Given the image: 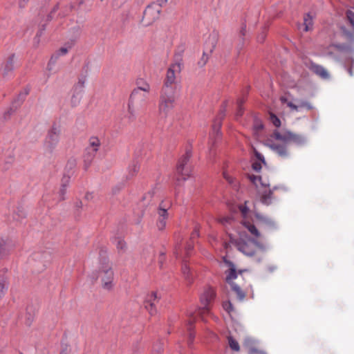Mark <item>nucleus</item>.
<instances>
[{"mask_svg":"<svg viewBox=\"0 0 354 354\" xmlns=\"http://www.w3.org/2000/svg\"><path fill=\"white\" fill-rule=\"evenodd\" d=\"M350 64H351V66L349 67V68L348 69V72L349 73V75L351 76H353V66L354 65V59H351L350 61H349Z\"/></svg>","mask_w":354,"mask_h":354,"instance_id":"a19ab883","label":"nucleus"},{"mask_svg":"<svg viewBox=\"0 0 354 354\" xmlns=\"http://www.w3.org/2000/svg\"><path fill=\"white\" fill-rule=\"evenodd\" d=\"M257 128L259 129H261L263 128V125L262 124H259V125L257 126Z\"/></svg>","mask_w":354,"mask_h":354,"instance_id":"4d7b16f0","label":"nucleus"},{"mask_svg":"<svg viewBox=\"0 0 354 354\" xmlns=\"http://www.w3.org/2000/svg\"><path fill=\"white\" fill-rule=\"evenodd\" d=\"M287 105L293 110L299 111V106L292 103V102H288Z\"/></svg>","mask_w":354,"mask_h":354,"instance_id":"ea45409f","label":"nucleus"},{"mask_svg":"<svg viewBox=\"0 0 354 354\" xmlns=\"http://www.w3.org/2000/svg\"><path fill=\"white\" fill-rule=\"evenodd\" d=\"M13 68V56L10 57L9 60L7 62L6 66H5V71L6 72L10 71Z\"/></svg>","mask_w":354,"mask_h":354,"instance_id":"7c9ffc66","label":"nucleus"},{"mask_svg":"<svg viewBox=\"0 0 354 354\" xmlns=\"http://www.w3.org/2000/svg\"><path fill=\"white\" fill-rule=\"evenodd\" d=\"M223 261L229 268L228 270L225 272L227 274L225 281L230 286L232 290L235 292L238 299L243 301L245 297V292L237 284L233 282V280L237 278V273L235 266L232 262L228 261L226 257H223Z\"/></svg>","mask_w":354,"mask_h":354,"instance_id":"39448f33","label":"nucleus"},{"mask_svg":"<svg viewBox=\"0 0 354 354\" xmlns=\"http://www.w3.org/2000/svg\"><path fill=\"white\" fill-rule=\"evenodd\" d=\"M208 59H209L208 55L205 53V52H204L201 59L198 62V66L200 67H203L206 64Z\"/></svg>","mask_w":354,"mask_h":354,"instance_id":"c85d7f7f","label":"nucleus"},{"mask_svg":"<svg viewBox=\"0 0 354 354\" xmlns=\"http://www.w3.org/2000/svg\"><path fill=\"white\" fill-rule=\"evenodd\" d=\"M39 255L38 254H35L34 255L33 259H37V258L39 257Z\"/></svg>","mask_w":354,"mask_h":354,"instance_id":"864d4df0","label":"nucleus"},{"mask_svg":"<svg viewBox=\"0 0 354 354\" xmlns=\"http://www.w3.org/2000/svg\"><path fill=\"white\" fill-rule=\"evenodd\" d=\"M113 243L116 245L117 249L118 250L119 252H124L126 250V248H127L126 243L124 241V240L122 238H120V237L115 238L113 240Z\"/></svg>","mask_w":354,"mask_h":354,"instance_id":"aec40b11","label":"nucleus"},{"mask_svg":"<svg viewBox=\"0 0 354 354\" xmlns=\"http://www.w3.org/2000/svg\"><path fill=\"white\" fill-rule=\"evenodd\" d=\"M139 170V167L137 164H133L129 167V174L133 176L135 174H136Z\"/></svg>","mask_w":354,"mask_h":354,"instance_id":"2f4dec72","label":"nucleus"},{"mask_svg":"<svg viewBox=\"0 0 354 354\" xmlns=\"http://www.w3.org/2000/svg\"><path fill=\"white\" fill-rule=\"evenodd\" d=\"M168 207L161 203L158 209L157 227L158 230H162L166 226V220L168 218Z\"/></svg>","mask_w":354,"mask_h":354,"instance_id":"f8f14e48","label":"nucleus"},{"mask_svg":"<svg viewBox=\"0 0 354 354\" xmlns=\"http://www.w3.org/2000/svg\"><path fill=\"white\" fill-rule=\"evenodd\" d=\"M194 334L192 333V332H189V343H191L194 339Z\"/></svg>","mask_w":354,"mask_h":354,"instance_id":"8fccbe9b","label":"nucleus"},{"mask_svg":"<svg viewBox=\"0 0 354 354\" xmlns=\"http://www.w3.org/2000/svg\"><path fill=\"white\" fill-rule=\"evenodd\" d=\"M182 270L185 277L188 279V273L189 272V268L187 265H184L183 266Z\"/></svg>","mask_w":354,"mask_h":354,"instance_id":"e433bc0d","label":"nucleus"},{"mask_svg":"<svg viewBox=\"0 0 354 354\" xmlns=\"http://www.w3.org/2000/svg\"><path fill=\"white\" fill-rule=\"evenodd\" d=\"M240 210L243 216V221L242 223L244 225V227L254 237H256V238L260 237L261 234H260L259 232L258 231V230L256 228V227L253 224L245 221V216L248 211V209L246 207L241 206V207H240Z\"/></svg>","mask_w":354,"mask_h":354,"instance_id":"ddd939ff","label":"nucleus"},{"mask_svg":"<svg viewBox=\"0 0 354 354\" xmlns=\"http://www.w3.org/2000/svg\"><path fill=\"white\" fill-rule=\"evenodd\" d=\"M57 61V56L55 55H53L52 57L50 58V61H49V63L48 64V66H47V70L50 72H51L53 71V65H54L55 64Z\"/></svg>","mask_w":354,"mask_h":354,"instance_id":"c756f323","label":"nucleus"},{"mask_svg":"<svg viewBox=\"0 0 354 354\" xmlns=\"http://www.w3.org/2000/svg\"><path fill=\"white\" fill-rule=\"evenodd\" d=\"M223 177L227 181H228L229 183L232 184L233 183L232 178L226 172H223Z\"/></svg>","mask_w":354,"mask_h":354,"instance_id":"37998d69","label":"nucleus"},{"mask_svg":"<svg viewBox=\"0 0 354 354\" xmlns=\"http://www.w3.org/2000/svg\"><path fill=\"white\" fill-rule=\"evenodd\" d=\"M230 220V218H223L220 220V222L223 224H225L226 223H228Z\"/></svg>","mask_w":354,"mask_h":354,"instance_id":"de8ad7c7","label":"nucleus"},{"mask_svg":"<svg viewBox=\"0 0 354 354\" xmlns=\"http://www.w3.org/2000/svg\"><path fill=\"white\" fill-rule=\"evenodd\" d=\"M28 0H19V6L20 7H24Z\"/></svg>","mask_w":354,"mask_h":354,"instance_id":"49530a36","label":"nucleus"},{"mask_svg":"<svg viewBox=\"0 0 354 354\" xmlns=\"http://www.w3.org/2000/svg\"><path fill=\"white\" fill-rule=\"evenodd\" d=\"M238 250L245 256L254 257L259 261L263 258V254L268 250L266 243L259 242L254 239H248V241H241L237 244Z\"/></svg>","mask_w":354,"mask_h":354,"instance_id":"f03ea898","label":"nucleus"},{"mask_svg":"<svg viewBox=\"0 0 354 354\" xmlns=\"http://www.w3.org/2000/svg\"><path fill=\"white\" fill-rule=\"evenodd\" d=\"M309 68L312 72L319 75L323 79H327L329 77V74L327 71L322 66L315 63H310Z\"/></svg>","mask_w":354,"mask_h":354,"instance_id":"f3484780","label":"nucleus"},{"mask_svg":"<svg viewBox=\"0 0 354 354\" xmlns=\"http://www.w3.org/2000/svg\"><path fill=\"white\" fill-rule=\"evenodd\" d=\"M191 157V152L187 151L186 153L180 159L177 165V173L182 180H185L189 176L190 169L185 167L189 159Z\"/></svg>","mask_w":354,"mask_h":354,"instance_id":"1a4fd4ad","label":"nucleus"},{"mask_svg":"<svg viewBox=\"0 0 354 354\" xmlns=\"http://www.w3.org/2000/svg\"><path fill=\"white\" fill-rule=\"evenodd\" d=\"M26 94H27V93H26L25 94L20 95V97H21V101H22L24 100V97H25V95Z\"/></svg>","mask_w":354,"mask_h":354,"instance_id":"603ef678","label":"nucleus"},{"mask_svg":"<svg viewBox=\"0 0 354 354\" xmlns=\"http://www.w3.org/2000/svg\"><path fill=\"white\" fill-rule=\"evenodd\" d=\"M98 277L101 280L102 287L106 290H110L113 286L114 273L112 264L109 262L102 264L98 272Z\"/></svg>","mask_w":354,"mask_h":354,"instance_id":"0eeeda50","label":"nucleus"},{"mask_svg":"<svg viewBox=\"0 0 354 354\" xmlns=\"http://www.w3.org/2000/svg\"><path fill=\"white\" fill-rule=\"evenodd\" d=\"M60 133V127L57 124H54L49 131L48 136L46 139V145L48 148L51 149L57 144L59 142Z\"/></svg>","mask_w":354,"mask_h":354,"instance_id":"9d476101","label":"nucleus"},{"mask_svg":"<svg viewBox=\"0 0 354 354\" xmlns=\"http://www.w3.org/2000/svg\"><path fill=\"white\" fill-rule=\"evenodd\" d=\"M272 136L275 140L283 142V144L281 145L268 142L266 145L281 158H287L288 156L289 153L287 149V145L290 142L301 145L304 144L306 141L304 136L294 133L287 130L281 131H274Z\"/></svg>","mask_w":354,"mask_h":354,"instance_id":"f257e3e1","label":"nucleus"},{"mask_svg":"<svg viewBox=\"0 0 354 354\" xmlns=\"http://www.w3.org/2000/svg\"><path fill=\"white\" fill-rule=\"evenodd\" d=\"M160 8L156 3H152L147 7L144 12V17L149 21H153L159 16Z\"/></svg>","mask_w":354,"mask_h":354,"instance_id":"2eb2a0df","label":"nucleus"},{"mask_svg":"<svg viewBox=\"0 0 354 354\" xmlns=\"http://www.w3.org/2000/svg\"><path fill=\"white\" fill-rule=\"evenodd\" d=\"M158 297L156 293L153 292L149 295H148L145 301V307L151 315H153L156 313V309L154 308V301H156Z\"/></svg>","mask_w":354,"mask_h":354,"instance_id":"a211bd4d","label":"nucleus"},{"mask_svg":"<svg viewBox=\"0 0 354 354\" xmlns=\"http://www.w3.org/2000/svg\"><path fill=\"white\" fill-rule=\"evenodd\" d=\"M192 315H193V313H190L189 314V316H192Z\"/></svg>","mask_w":354,"mask_h":354,"instance_id":"052dcab7","label":"nucleus"},{"mask_svg":"<svg viewBox=\"0 0 354 354\" xmlns=\"http://www.w3.org/2000/svg\"><path fill=\"white\" fill-rule=\"evenodd\" d=\"M223 308L224 309L227 311L228 313H230L233 308L232 305L230 301H226L223 304Z\"/></svg>","mask_w":354,"mask_h":354,"instance_id":"f704fd0d","label":"nucleus"},{"mask_svg":"<svg viewBox=\"0 0 354 354\" xmlns=\"http://www.w3.org/2000/svg\"><path fill=\"white\" fill-rule=\"evenodd\" d=\"M255 217L259 224L268 228H275L277 226L275 221L266 215L257 212Z\"/></svg>","mask_w":354,"mask_h":354,"instance_id":"dca6fc26","label":"nucleus"},{"mask_svg":"<svg viewBox=\"0 0 354 354\" xmlns=\"http://www.w3.org/2000/svg\"><path fill=\"white\" fill-rule=\"evenodd\" d=\"M254 153L255 156L257 157V158L259 160H260L261 162H263L264 164L266 163L264 157L262 154H261L259 152H258L255 149H254Z\"/></svg>","mask_w":354,"mask_h":354,"instance_id":"72a5a7b5","label":"nucleus"},{"mask_svg":"<svg viewBox=\"0 0 354 354\" xmlns=\"http://www.w3.org/2000/svg\"><path fill=\"white\" fill-rule=\"evenodd\" d=\"M297 105L299 106V108L305 107L307 109L310 110L312 109V106L307 102L303 100H297Z\"/></svg>","mask_w":354,"mask_h":354,"instance_id":"cd10ccee","label":"nucleus"},{"mask_svg":"<svg viewBox=\"0 0 354 354\" xmlns=\"http://www.w3.org/2000/svg\"><path fill=\"white\" fill-rule=\"evenodd\" d=\"M312 17L310 16L309 14H307L306 16L304 17V30L308 31L310 30L312 26Z\"/></svg>","mask_w":354,"mask_h":354,"instance_id":"5701e85b","label":"nucleus"},{"mask_svg":"<svg viewBox=\"0 0 354 354\" xmlns=\"http://www.w3.org/2000/svg\"><path fill=\"white\" fill-rule=\"evenodd\" d=\"M270 119L272 123L276 127H279L281 125L280 120L273 113H270Z\"/></svg>","mask_w":354,"mask_h":354,"instance_id":"bb28decb","label":"nucleus"},{"mask_svg":"<svg viewBox=\"0 0 354 354\" xmlns=\"http://www.w3.org/2000/svg\"><path fill=\"white\" fill-rule=\"evenodd\" d=\"M193 322H194V320H189L187 324H188L189 325H192V323H193Z\"/></svg>","mask_w":354,"mask_h":354,"instance_id":"6e6d98bb","label":"nucleus"},{"mask_svg":"<svg viewBox=\"0 0 354 354\" xmlns=\"http://www.w3.org/2000/svg\"><path fill=\"white\" fill-rule=\"evenodd\" d=\"M176 89H162L158 101V115L166 118L174 106Z\"/></svg>","mask_w":354,"mask_h":354,"instance_id":"7ed1b4c3","label":"nucleus"},{"mask_svg":"<svg viewBox=\"0 0 354 354\" xmlns=\"http://www.w3.org/2000/svg\"><path fill=\"white\" fill-rule=\"evenodd\" d=\"M75 161H71L68 163L67 167H69L70 168H72L73 166H75Z\"/></svg>","mask_w":354,"mask_h":354,"instance_id":"09e8293b","label":"nucleus"},{"mask_svg":"<svg viewBox=\"0 0 354 354\" xmlns=\"http://www.w3.org/2000/svg\"><path fill=\"white\" fill-rule=\"evenodd\" d=\"M68 48H65V47H62L59 49V50L58 52H57L55 54H54L53 55H55L57 56V59H58V57L60 56V55H65L68 52Z\"/></svg>","mask_w":354,"mask_h":354,"instance_id":"473e14b6","label":"nucleus"},{"mask_svg":"<svg viewBox=\"0 0 354 354\" xmlns=\"http://www.w3.org/2000/svg\"><path fill=\"white\" fill-rule=\"evenodd\" d=\"M69 181V177H64L62 179V184L61 186V188L59 189V196L61 199H64V194L66 191V185L68 183Z\"/></svg>","mask_w":354,"mask_h":354,"instance_id":"412c9836","label":"nucleus"},{"mask_svg":"<svg viewBox=\"0 0 354 354\" xmlns=\"http://www.w3.org/2000/svg\"><path fill=\"white\" fill-rule=\"evenodd\" d=\"M223 177L227 181H228L229 183L232 184L233 183L232 178L226 172H223Z\"/></svg>","mask_w":354,"mask_h":354,"instance_id":"79ce46f5","label":"nucleus"},{"mask_svg":"<svg viewBox=\"0 0 354 354\" xmlns=\"http://www.w3.org/2000/svg\"><path fill=\"white\" fill-rule=\"evenodd\" d=\"M4 245H5V241L3 240H1L0 241V255L3 253Z\"/></svg>","mask_w":354,"mask_h":354,"instance_id":"c03bdc74","label":"nucleus"},{"mask_svg":"<svg viewBox=\"0 0 354 354\" xmlns=\"http://www.w3.org/2000/svg\"><path fill=\"white\" fill-rule=\"evenodd\" d=\"M100 142L97 138H91L89 141V146L86 149L85 162H88L87 166L91 162L92 159L97 151Z\"/></svg>","mask_w":354,"mask_h":354,"instance_id":"9b49d317","label":"nucleus"},{"mask_svg":"<svg viewBox=\"0 0 354 354\" xmlns=\"http://www.w3.org/2000/svg\"><path fill=\"white\" fill-rule=\"evenodd\" d=\"M220 124H215L212 128V133L215 135H218L219 133Z\"/></svg>","mask_w":354,"mask_h":354,"instance_id":"58836bf2","label":"nucleus"},{"mask_svg":"<svg viewBox=\"0 0 354 354\" xmlns=\"http://www.w3.org/2000/svg\"><path fill=\"white\" fill-rule=\"evenodd\" d=\"M188 330L190 331V330H191V327L190 326H189Z\"/></svg>","mask_w":354,"mask_h":354,"instance_id":"680f3d73","label":"nucleus"},{"mask_svg":"<svg viewBox=\"0 0 354 354\" xmlns=\"http://www.w3.org/2000/svg\"><path fill=\"white\" fill-rule=\"evenodd\" d=\"M281 100L283 102H286V100L284 97H281Z\"/></svg>","mask_w":354,"mask_h":354,"instance_id":"13d9d810","label":"nucleus"},{"mask_svg":"<svg viewBox=\"0 0 354 354\" xmlns=\"http://www.w3.org/2000/svg\"><path fill=\"white\" fill-rule=\"evenodd\" d=\"M241 34H242L243 35H244V34H245V28H242V30H241Z\"/></svg>","mask_w":354,"mask_h":354,"instance_id":"5fc2aeb1","label":"nucleus"},{"mask_svg":"<svg viewBox=\"0 0 354 354\" xmlns=\"http://www.w3.org/2000/svg\"><path fill=\"white\" fill-rule=\"evenodd\" d=\"M7 288L6 281L4 279H0V298L3 296Z\"/></svg>","mask_w":354,"mask_h":354,"instance_id":"a878e982","label":"nucleus"},{"mask_svg":"<svg viewBox=\"0 0 354 354\" xmlns=\"http://www.w3.org/2000/svg\"><path fill=\"white\" fill-rule=\"evenodd\" d=\"M168 0H158V6L160 8L162 5L165 4Z\"/></svg>","mask_w":354,"mask_h":354,"instance_id":"a18cd8bd","label":"nucleus"},{"mask_svg":"<svg viewBox=\"0 0 354 354\" xmlns=\"http://www.w3.org/2000/svg\"><path fill=\"white\" fill-rule=\"evenodd\" d=\"M92 198H93V196H92V194H87L86 195V198L87 200H90V199H91Z\"/></svg>","mask_w":354,"mask_h":354,"instance_id":"3c124183","label":"nucleus"},{"mask_svg":"<svg viewBox=\"0 0 354 354\" xmlns=\"http://www.w3.org/2000/svg\"><path fill=\"white\" fill-rule=\"evenodd\" d=\"M257 341L250 337H246L243 342V346L245 347L249 354H266L264 352L259 351L257 347Z\"/></svg>","mask_w":354,"mask_h":354,"instance_id":"4468645a","label":"nucleus"},{"mask_svg":"<svg viewBox=\"0 0 354 354\" xmlns=\"http://www.w3.org/2000/svg\"><path fill=\"white\" fill-rule=\"evenodd\" d=\"M271 192H266L261 198V201L265 205H269L271 202Z\"/></svg>","mask_w":354,"mask_h":354,"instance_id":"b1692460","label":"nucleus"},{"mask_svg":"<svg viewBox=\"0 0 354 354\" xmlns=\"http://www.w3.org/2000/svg\"><path fill=\"white\" fill-rule=\"evenodd\" d=\"M161 351V348H158L157 349V351H158V352H159V351Z\"/></svg>","mask_w":354,"mask_h":354,"instance_id":"bf43d9fd","label":"nucleus"},{"mask_svg":"<svg viewBox=\"0 0 354 354\" xmlns=\"http://www.w3.org/2000/svg\"><path fill=\"white\" fill-rule=\"evenodd\" d=\"M250 179L257 186L258 183H260L262 186H264V187L268 186V185L261 182V176L252 175V176H250Z\"/></svg>","mask_w":354,"mask_h":354,"instance_id":"393cba45","label":"nucleus"},{"mask_svg":"<svg viewBox=\"0 0 354 354\" xmlns=\"http://www.w3.org/2000/svg\"><path fill=\"white\" fill-rule=\"evenodd\" d=\"M228 344L230 348L234 351H239L240 346L236 340H235L232 337H228Z\"/></svg>","mask_w":354,"mask_h":354,"instance_id":"4be33fe9","label":"nucleus"},{"mask_svg":"<svg viewBox=\"0 0 354 354\" xmlns=\"http://www.w3.org/2000/svg\"><path fill=\"white\" fill-rule=\"evenodd\" d=\"M214 295L215 294L212 290H207L203 293L201 297V301L204 306V308H206L207 304L214 299Z\"/></svg>","mask_w":354,"mask_h":354,"instance_id":"6ab92c4d","label":"nucleus"},{"mask_svg":"<svg viewBox=\"0 0 354 354\" xmlns=\"http://www.w3.org/2000/svg\"><path fill=\"white\" fill-rule=\"evenodd\" d=\"M44 30V28H42V29H41V30H39L38 31V32L37 33V35H36V37H35V39H34V42H35V44L36 45H38V44H39V37H41V35H42V33H43V30Z\"/></svg>","mask_w":354,"mask_h":354,"instance_id":"c9c22d12","label":"nucleus"},{"mask_svg":"<svg viewBox=\"0 0 354 354\" xmlns=\"http://www.w3.org/2000/svg\"><path fill=\"white\" fill-rule=\"evenodd\" d=\"M183 65L182 59L178 57L169 66L162 89H175L174 84L177 82V78L181 72Z\"/></svg>","mask_w":354,"mask_h":354,"instance_id":"20e7f679","label":"nucleus"},{"mask_svg":"<svg viewBox=\"0 0 354 354\" xmlns=\"http://www.w3.org/2000/svg\"><path fill=\"white\" fill-rule=\"evenodd\" d=\"M84 87V80L80 79L78 82L74 86L72 89V94L71 97V104L72 106H77L82 97Z\"/></svg>","mask_w":354,"mask_h":354,"instance_id":"6e6552de","label":"nucleus"},{"mask_svg":"<svg viewBox=\"0 0 354 354\" xmlns=\"http://www.w3.org/2000/svg\"><path fill=\"white\" fill-rule=\"evenodd\" d=\"M150 91V85L147 82H143L142 84L138 86L135 88L130 96V100L128 104V111L130 114L129 118L133 119L134 118L133 113V101L136 99L140 100L141 103H145V100L148 98V94Z\"/></svg>","mask_w":354,"mask_h":354,"instance_id":"423d86ee","label":"nucleus"},{"mask_svg":"<svg viewBox=\"0 0 354 354\" xmlns=\"http://www.w3.org/2000/svg\"><path fill=\"white\" fill-rule=\"evenodd\" d=\"M252 168L254 170H255L256 171H259L261 169V165L260 162H254L252 164Z\"/></svg>","mask_w":354,"mask_h":354,"instance_id":"4c0bfd02","label":"nucleus"}]
</instances>
